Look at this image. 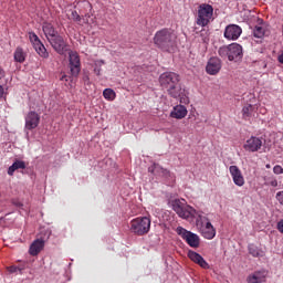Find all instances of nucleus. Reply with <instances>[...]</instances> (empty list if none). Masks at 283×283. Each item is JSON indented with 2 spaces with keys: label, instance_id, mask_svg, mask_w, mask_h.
I'll return each instance as SVG.
<instances>
[{
  "label": "nucleus",
  "instance_id": "10",
  "mask_svg": "<svg viewBox=\"0 0 283 283\" xmlns=\"http://www.w3.org/2000/svg\"><path fill=\"white\" fill-rule=\"evenodd\" d=\"M242 34V28L238 24H229L223 33V36L228 39V41H238L240 35Z\"/></svg>",
  "mask_w": 283,
  "mask_h": 283
},
{
  "label": "nucleus",
  "instance_id": "44",
  "mask_svg": "<svg viewBox=\"0 0 283 283\" xmlns=\"http://www.w3.org/2000/svg\"><path fill=\"white\" fill-rule=\"evenodd\" d=\"M266 169H271V164L265 165Z\"/></svg>",
  "mask_w": 283,
  "mask_h": 283
},
{
  "label": "nucleus",
  "instance_id": "43",
  "mask_svg": "<svg viewBox=\"0 0 283 283\" xmlns=\"http://www.w3.org/2000/svg\"><path fill=\"white\" fill-rule=\"evenodd\" d=\"M15 207H23V203L17 202V203H15Z\"/></svg>",
  "mask_w": 283,
  "mask_h": 283
},
{
  "label": "nucleus",
  "instance_id": "22",
  "mask_svg": "<svg viewBox=\"0 0 283 283\" xmlns=\"http://www.w3.org/2000/svg\"><path fill=\"white\" fill-rule=\"evenodd\" d=\"M33 48L36 54H39V56H41L42 59H48L50 56V53H48V49H45V45L41 42L33 44Z\"/></svg>",
  "mask_w": 283,
  "mask_h": 283
},
{
  "label": "nucleus",
  "instance_id": "25",
  "mask_svg": "<svg viewBox=\"0 0 283 283\" xmlns=\"http://www.w3.org/2000/svg\"><path fill=\"white\" fill-rule=\"evenodd\" d=\"M254 109H255V107L251 104H247L245 106H243V108H242L243 120H249V118H251V116H253Z\"/></svg>",
  "mask_w": 283,
  "mask_h": 283
},
{
  "label": "nucleus",
  "instance_id": "28",
  "mask_svg": "<svg viewBox=\"0 0 283 283\" xmlns=\"http://www.w3.org/2000/svg\"><path fill=\"white\" fill-rule=\"evenodd\" d=\"M218 53L222 59H228L230 61V44L219 48Z\"/></svg>",
  "mask_w": 283,
  "mask_h": 283
},
{
  "label": "nucleus",
  "instance_id": "9",
  "mask_svg": "<svg viewBox=\"0 0 283 283\" xmlns=\"http://www.w3.org/2000/svg\"><path fill=\"white\" fill-rule=\"evenodd\" d=\"M50 45L55 50L57 54H65L67 52V42L63 39V35L59 34L49 40Z\"/></svg>",
  "mask_w": 283,
  "mask_h": 283
},
{
  "label": "nucleus",
  "instance_id": "32",
  "mask_svg": "<svg viewBox=\"0 0 283 283\" xmlns=\"http://www.w3.org/2000/svg\"><path fill=\"white\" fill-rule=\"evenodd\" d=\"M77 6L84 8V10H92V3H90V1H78Z\"/></svg>",
  "mask_w": 283,
  "mask_h": 283
},
{
  "label": "nucleus",
  "instance_id": "29",
  "mask_svg": "<svg viewBox=\"0 0 283 283\" xmlns=\"http://www.w3.org/2000/svg\"><path fill=\"white\" fill-rule=\"evenodd\" d=\"M103 96L106 101H114L116 98V93L112 88H106L103 92Z\"/></svg>",
  "mask_w": 283,
  "mask_h": 283
},
{
  "label": "nucleus",
  "instance_id": "41",
  "mask_svg": "<svg viewBox=\"0 0 283 283\" xmlns=\"http://www.w3.org/2000/svg\"><path fill=\"white\" fill-rule=\"evenodd\" d=\"M94 72L97 74V76L101 75V69H95Z\"/></svg>",
  "mask_w": 283,
  "mask_h": 283
},
{
  "label": "nucleus",
  "instance_id": "26",
  "mask_svg": "<svg viewBox=\"0 0 283 283\" xmlns=\"http://www.w3.org/2000/svg\"><path fill=\"white\" fill-rule=\"evenodd\" d=\"M265 187H277V178L275 176H264L263 177Z\"/></svg>",
  "mask_w": 283,
  "mask_h": 283
},
{
  "label": "nucleus",
  "instance_id": "39",
  "mask_svg": "<svg viewBox=\"0 0 283 283\" xmlns=\"http://www.w3.org/2000/svg\"><path fill=\"white\" fill-rule=\"evenodd\" d=\"M18 271H19L20 275H22L23 271H25V265H19Z\"/></svg>",
  "mask_w": 283,
  "mask_h": 283
},
{
  "label": "nucleus",
  "instance_id": "21",
  "mask_svg": "<svg viewBox=\"0 0 283 283\" xmlns=\"http://www.w3.org/2000/svg\"><path fill=\"white\" fill-rule=\"evenodd\" d=\"M42 30L48 41H50L59 34V31H56V29H54V25H52L51 23H44Z\"/></svg>",
  "mask_w": 283,
  "mask_h": 283
},
{
  "label": "nucleus",
  "instance_id": "7",
  "mask_svg": "<svg viewBox=\"0 0 283 283\" xmlns=\"http://www.w3.org/2000/svg\"><path fill=\"white\" fill-rule=\"evenodd\" d=\"M177 233L187 242L188 245H190L192 249H198L200 247V237L198 234L182 228L178 227L176 229Z\"/></svg>",
  "mask_w": 283,
  "mask_h": 283
},
{
  "label": "nucleus",
  "instance_id": "30",
  "mask_svg": "<svg viewBox=\"0 0 283 283\" xmlns=\"http://www.w3.org/2000/svg\"><path fill=\"white\" fill-rule=\"evenodd\" d=\"M29 39H30L32 45H35V43H41L39 35H36V33H34V32H29Z\"/></svg>",
  "mask_w": 283,
  "mask_h": 283
},
{
  "label": "nucleus",
  "instance_id": "36",
  "mask_svg": "<svg viewBox=\"0 0 283 283\" xmlns=\"http://www.w3.org/2000/svg\"><path fill=\"white\" fill-rule=\"evenodd\" d=\"M7 271H9L10 273H18L19 268L17 265H11L7 268Z\"/></svg>",
  "mask_w": 283,
  "mask_h": 283
},
{
  "label": "nucleus",
  "instance_id": "31",
  "mask_svg": "<svg viewBox=\"0 0 283 283\" xmlns=\"http://www.w3.org/2000/svg\"><path fill=\"white\" fill-rule=\"evenodd\" d=\"M249 253H250V255H252L253 258H260V250H258V248L254 247V245H250V247H249Z\"/></svg>",
  "mask_w": 283,
  "mask_h": 283
},
{
  "label": "nucleus",
  "instance_id": "37",
  "mask_svg": "<svg viewBox=\"0 0 283 283\" xmlns=\"http://www.w3.org/2000/svg\"><path fill=\"white\" fill-rule=\"evenodd\" d=\"M276 229L280 233H283V219H281L277 224H276Z\"/></svg>",
  "mask_w": 283,
  "mask_h": 283
},
{
  "label": "nucleus",
  "instance_id": "24",
  "mask_svg": "<svg viewBox=\"0 0 283 283\" xmlns=\"http://www.w3.org/2000/svg\"><path fill=\"white\" fill-rule=\"evenodd\" d=\"M13 59L17 63H24L25 62V52L21 46H18L13 53Z\"/></svg>",
  "mask_w": 283,
  "mask_h": 283
},
{
  "label": "nucleus",
  "instance_id": "42",
  "mask_svg": "<svg viewBox=\"0 0 283 283\" xmlns=\"http://www.w3.org/2000/svg\"><path fill=\"white\" fill-rule=\"evenodd\" d=\"M60 81H67V75H62V77L60 78Z\"/></svg>",
  "mask_w": 283,
  "mask_h": 283
},
{
  "label": "nucleus",
  "instance_id": "12",
  "mask_svg": "<svg viewBox=\"0 0 283 283\" xmlns=\"http://www.w3.org/2000/svg\"><path fill=\"white\" fill-rule=\"evenodd\" d=\"M229 172L237 187H244V175H242V170L238 166H230Z\"/></svg>",
  "mask_w": 283,
  "mask_h": 283
},
{
  "label": "nucleus",
  "instance_id": "4",
  "mask_svg": "<svg viewBox=\"0 0 283 283\" xmlns=\"http://www.w3.org/2000/svg\"><path fill=\"white\" fill-rule=\"evenodd\" d=\"M211 21H213V7L207 3L200 4L197 11V25H200V28H207Z\"/></svg>",
  "mask_w": 283,
  "mask_h": 283
},
{
  "label": "nucleus",
  "instance_id": "11",
  "mask_svg": "<svg viewBox=\"0 0 283 283\" xmlns=\"http://www.w3.org/2000/svg\"><path fill=\"white\" fill-rule=\"evenodd\" d=\"M220 70H222V61L218 57H211L206 66L207 74H210V76H216V74L220 73Z\"/></svg>",
  "mask_w": 283,
  "mask_h": 283
},
{
  "label": "nucleus",
  "instance_id": "17",
  "mask_svg": "<svg viewBox=\"0 0 283 283\" xmlns=\"http://www.w3.org/2000/svg\"><path fill=\"white\" fill-rule=\"evenodd\" d=\"M189 114L187 107L182 104H179L172 108L170 112V118H176L177 120H182Z\"/></svg>",
  "mask_w": 283,
  "mask_h": 283
},
{
  "label": "nucleus",
  "instance_id": "33",
  "mask_svg": "<svg viewBox=\"0 0 283 283\" xmlns=\"http://www.w3.org/2000/svg\"><path fill=\"white\" fill-rule=\"evenodd\" d=\"M71 19H72V21H75L76 23H81V14H78L77 11L71 12Z\"/></svg>",
  "mask_w": 283,
  "mask_h": 283
},
{
  "label": "nucleus",
  "instance_id": "20",
  "mask_svg": "<svg viewBox=\"0 0 283 283\" xmlns=\"http://www.w3.org/2000/svg\"><path fill=\"white\" fill-rule=\"evenodd\" d=\"M188 258L191 260V262H195V264L201 266V269H209V263H207L205 258H202V255H200L198 252L189 251Z\"/></svg>",
  "mask_w": 283,
  "mask_h": 283
},
{
  "label": "nucleus",
  "instance_id": "35",
  "mask_svg": "<svg viewBox=\"0 0 283 283\" xmlns=\"http://www.w3.org/2000/svg\"><path fill=\"white\" fill-rule=\"evenodd\" d=\"M276 200L280 202V205L283 207V190L279 191L276 193Z\"/></svg>",
  "mask_w": 283,
  "mask_h": 283
},
{
  "label": "nucleus",
  "instance_id": "19",
  "mask_svg": "<svg viewBox=\"0 0 283 283\" xmlns=\"http://www.w3.org/2000/svg\"><path fill=\"white\" fill-rule=\"evenodd\" d=\"M243 56L242 45L238 43L230 44V61H241Z\"/></svg>",
  "mask_w": 283,
  "mask_h": 283
},
{
  "label": "nucleus",
  "instance_id": "5",
  "mask_svg": "<svg viewBox=\"0 0 283 283\" xmlns=\"http://www.w3.org/2000/svg\"><path fill=\"white\" fill-rule=\"evenodd\" d=\"M197 229L206 240H213L216 238V228L209 221V218L198 214Z\"/></svg>",
  "mask_w": 283,
  "mask_h": 283
},
{
  "label": "nucleus",
  "instance_id": "2",
  "mask_svg": "<svg viewBox=\"0 0 283 283\" xmlns=\"http://www.w3.org/2000/svg\"><path fill=\"white\" fill-rule=\"evenodd\" d=\"M154 44L161 52H174L176 50V43L178 41V35L174 29L164 28L157 31L153 38Z\"/></svg>",
  "mask_w": 283,
  "mask_h": 283
},
{
  "label": "nucleus",
  "instance_id": "15",
  "mask_svg": "<svg viewBox=\"0 0 283 283\" xmlns=\"http://www.w3.org/2000/svg\"><path fill=\"white\" fill-rule=\"evenodd\" d=\"M268 275H269V271L259 270V271H255L252 274L248 275L247 282L248 283H264V282H266Z\"/></svg>",
  "mask_w": 283,
  "mask_h": 283
},
{
  "label": "nucleus",
  "instance_id": "23",
  "mask_svg": "<svg viewBox=\"0 0 283 283\" xmlns=\"http://www.w3.org/2000/svg\"><path fill=\"white\" fill-rule=\"evenodd\" d=\"M17 169H25V161L23 160H15L8 169L9 176H14Z\"/></svg>",
  "mask_w": 283,
  "mask_h": 283
},
{
  "label": "nucleus",
  "instance_id": "40",
  "mask_svg": "<svg viewBox=\"0 0 283 283\" xmlns=\"http://www.w3.org/2000/svg\"><path fill=\"white\" fill-rule=\"evenodd\" d=\"M3 94H6V91L3 90V86L0 85V101L3 98Z\"/></svg>",
  "mask_w": 283,
  "mask_h": 283
},
{
  "label": "nucleus",
  "instance_id": "18",
  "mask_svg": "<svg viewBox=\"0 0 283 283\" xmlns=\"http://www.w3.org/2000/svg\"><path fill=\"white\" fill-rule=\"evenodd\" d=\"M43 249H45V240L35 239L29 248V253L33 256H36L42 252Z\"/></svg>",
  "mask_w": 283,
  "mask_h": 283
},
{
  "label": "nucleus",
  "instance_id": "1",
  "mask_svg": "<svg viewBox=\"0 0 283 283\" xmlns=\"http://www.w3.org/2000/svg\"><path fill=\"white\" fill-rule=\"evenodd\" d=\"M159 83L171 98H179L181 105H189V97L185 94L182 85H180V75L174 72H165L159 76Z\"/></svg>",
  "mask_w": 283,
  "mask_h": 283
},
{
  "label": "nucleus",
  "instance_id": "16",
  "mask_svg": "<svg viewBox=\"0 0 283 283\" xmlns=\"http://www.w3.org/2000/svg\"><path fill=\"white\" fill-rule=\"evenodd\" d=\"M149 174H159V176H163V178H170L171 180H175V176L169 171L168 169H165L160 167L158 164H154L148 168Z\"/></svg>",
  "mask_w": 283,
  "mask_h": 283
},
{
  "label": "nucleus",
  "instance_id": "3",
  "mask_svg": "<svg viewBox=\"0 0 283 283\" xmlns=\"http://www.w3.org/2000/svg\"><path fill=\"white\" fill-rule=\"evenodd\" d=\"M169 205L172 211H175L179 218H182V220H189V218L196 216V209L189 206L185 199H172L169 201Z\"/></svg>",
  "mask_w": 283,
  "mask_h": 283
},
{
  "label": "nucleus",
  "instance_id": "14",
  "mask_svg": "<svg viewBox=\"0 0 283 283\" xmlns=\"http://www.w3.org/2000/svg\"><path fill=\"white\" fill-rule=\"evenodd\" d=\"M243 149L251 153L260 151L262 149V139L255 136L250 137L243 145Z\"/></svg>",
  "mask_w": 283,
  "mask_h": 283
},
{
  "label": "nucleus",
  "instance_id": "6",
  "mask_svg": "<svg viewBox=\"0 0 283 283\" xmlns=\"http://www.w3.org/2000/svg\"><path fill=\"white\" fill-rule=\"evenodd\" d=\"M151 229V219L147 217H138L130 221V231L135 235H147Z\"/></svg>",
  "mask_w": 283,
  "mask_h": 283
},
{
  "label": "nucleus",
  "instance_id": "8",
  "mask_svg": "<svg viewBox=\"0 0 283 283\" xmlns=\"http://www.w3.org/2000/svg\"><path fill=\"white\" fill-rule=\"evenodd\" d=\"M69 67H70L71 76L76 78V76L81 74V56H78V53L74 51H70Z\"/></svg>",
  "mask_w": 283,
  "mask_h": 283
},
{
  "label": "nucleus",
  "instance_id": "13",
  "mask_svg": "<svg viewBox=\"0 0 283 283\" xmlns=\"http://www.w3.org/2000/svg\"><path fill=\"white\" fill-rule=\"evenodd\" d=\"M39 123H41V116H39V113L34 111L29 112L25 117V128L29 130L36 129V127H39Z\"/></svg>",
  "mask_w": 283,
  "mask_h": 283
},
{
  "label": "nucleus",
  "instance_id": "27",
  "mask_svg": "<svg viewBox=\"0 0 283 283\" xmlns=\"http://www.w3.org/2000/svg\"><path fill=\"white\" fill-rule=\"evenodd\" d=\"M253 34L255 39H262L266 34V29L264 25H256L253 30Z\"/></svg>",
  "mask_w": 283,
  "mask_h": 283
},
{
  "label": "nucleus",
  "instance_id": "34",
  "mask_svg": "<svg viewBox=\"0 0 283 283\" xmlns=\"http://www.w3.org/2000/svg\"><path fill=\"white\" fill-rule=\"evenodd\" d=\"M273 174H275L276 176L282 175V174H283V168H282V166H280V165L274 166V167H273Z\"/></svg>",
  "mask_w": 283,
  "mask_h": 283
},
{
  "label": "nucleus",
  "instance_id": "38",
  "mask_svg": "<svg viewBox=\"0 0 283 283\" xmlns=\"http://www.w3.org/2000/svg\"><path fill=\"white\" fill-rule=\"evenodd\" d=\"M1 78H6V71L0 66V81Z\"/></svg>",
  "mask_w": 283,
  "mask_h": 283
}]
</instances>
